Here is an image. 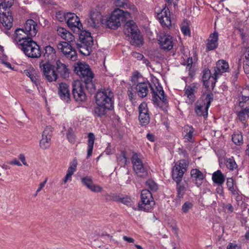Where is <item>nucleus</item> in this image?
Wrapping results in <instances>:
<instances>
[{
    "instance_id": "f257e3e1",
    "label": "nucleus",
    "mask_w": 249,
    "mask_h": 249,
    "mask_svg": "<svg viewBox=\"0 0 249 249\" xmlns=\"http://www.w3.org/2000/svg\"><path fill=\"white\" fill-rule=\"evenodd\" d=\"M131 18L128 12L115 8L110 14L103 17L102 24L109 29L115 30L121 25L122 23Z\"/></svg>"
},
{
    "instance_id": "f03ea898",
    "label": "nucleus",
    "mask_w": 249,
    "mask_h": 249,
    "mask_svg": "<svg viewBox=\"0 0 249 249\" xmlns=\"http://www.w3.org/2000/svg\"><path fill=\"white\" fill-rule=\"evenodd\" d=\"M111 94H95L96 106L94 107L93 115L98 117H102L106 115L107 110L113 108V100Z\"/></svg>"
},
{
    "instance_id": "7ed1b4c3",
    "label": "nucleus",
    "mask_w": 249,
    "mask_h": 249,
    "mask_svg": "<svg viewBox=\"0 0 249 249\" xmlns=\"http://www.w3.org/2000/svg\"><path fill=\"white\" fill-rule=\"evenodd\" d=\"M124 33L129 37L133 45L140 46L142 44V37L135 23L132 20L127 21L124 26Z\"/></svg>"
},
{
    "instance_id": "20e7f679",
    "label": "nucleus",
    "mask_w": 249,
    "mask_h": 249,
    "mask_svg": "<svg viewBox=\"0 0 249 249\" xmlns=\"http://www.w3.org/2000/svg\"><path fill=\"white\" fill-rule=\"evenodd\" d=\"M14 0H4L0 3V21L6 29H10L13 26V18L12 13L6 9L11 6Z\"/></svg>"
},
{
    "instance_id": "39448f33",
    "label": "nucleus",
    "mask_w": 249,
    "mask_h": 249,
    "mask_svg": "<svg viewBox=\"0 0 249 249\" xmlns=\"http://www.w3.org/2000/svg\"><path fill=\"white\" fill-rule=\"evenodd\" d=\"M213 94H202L195 105V112L197 116L208 117V109L213 100Z\"/></svg>"
},
{
    "instance_id": "423d86ee",
    "label": "nucleus",
    "mask_w": 249,
    "mask_h": 249,
    "mask_svg": "<svg viewBox=\"0 0 249 249\" xmlns=\"http://www.w3.org/2000/svg\"><path fill=\"white\" fill-rule=\"evenodd\" d=\"M21 49L28 57L36 58L41 55V51L38 44L32 39L22 43Z\"/></svg>"
},
{
    "instance_id": "0eeeda50",
    "label": "nucleus",
    "mask_w": 249,
    "mask_h": 249,
    "mask_svg": "<svg viewBox=\"0 0 249 249\" xmlns=\"http://www.w3.org/2000/svg\"><path fill=\"white\" fill-rule=\"evenodd\" d=\"M81 45L79 47L80 52L85 55L90 54L93 44L92 37L89 32L83 31L79 36Z\"/></svg>"
},
{
    "instance_id": "6e6552de",
    "label": "nucleus",
    "mask_w": 249,
    "mask_h": 249,
    "mask_svg": "<svg viewBox=\"0 0 249 249\" xmlns=\"http://www.w3.org/2000/svg\"><path fill=\"white\" fill-rule=\"evenodd\" d=\"M189 162L186 160H180L175 164L172 171L173 179L175 182L181 181L184 173L187 171Z\"/></svg>"
},
{
    "instance_id": "1a4fd4ad",
    "label": "nucleus",
    "mask_w": 249,
    "mask_h": 249,
    "mask_svg": "<svg viewBox=\"0 0 249 249\" xmlns=\"http://www.w3.org/2000/svg\"><path fill=\"white\" fill-rule=\"evenodd\" d=\"M141 201L138 204L140 210L148 211L152 209L155 201L151 192L148 189H143L141 195Z\"/></svg>"
},
{
    "instance_id": "9d476101",
    "label": "nucleus",
    "mask_w": 249,
    "mask_h": 249,
    "mask_svg": "<svg viewBox=\"0 0 249 249\" xmlns=\"http://www.w3.org/2000/svg\"><path fill=\"white\" fill-rule=\"evenodd\" d=\"M74 71L79 76L85 79L86 83L90 82L94 74L91 71L89 66L85 63L78 62L74 65Z\"/></svg>"
},
{
    "instance_id": "9b49d317",
    "label": "nucleus",
    "mask_w": 249,
    "mask_h": 249,
    "mask_svg": "<svg viewBox=\"0 0 249 249\" xmlns=\"http://www.w3.org/2000/svg\"><path fill=\"white\" fill-rule=\"evenodd\" d=\"M39 67L43 75L49 82L55 81L57 79V74L55 70V67L48 62L44 63L41 61Z\"/></svg>"
},
{
    "instance_id": "f8f14e48",
    "label": "nucleus",
    "mask_w": 249,
    "mask_h": 249,
    "mask_svg": "<svg viewBox=\"0 0 249 249\" xmlns=\"http://www.w3.org/2000/svg\"><path fill=\"white\" fill-rule=\"evenodd\" d=\"M131 161L134 170L138 176L141 178H144L147 176V171L144 167L139 154L134 153L131 158Z\"/></svg>"
},
{
    "instance_id": "ddd939ff",
    "label": "nucleus",
    "mask_w": 249,
    "mask_h": 249,
    "mask_svg": "<svg viewBox=\"0 0 249 249\" xmlns=\"http://www.w3.org/2000/svg\"><path fill=\"white\" fill-rule=\"evenodd\" d=\"M239 100V106L243 108L238 111L237 115L241 121H245L249 117V96L242 94Z\"/></svg>"
},
{
    "instance_id": "4468645a",
    "label": "nucleus",
    "mask_w": 249,
    "mask_h": 249,
    "mask_svg": "<svg viewBox=\"0 0 249 249\" xmlns=\"http://www.w3.org/2000/svg\"><path fill=\"white\" fill-rule=\"evenodd\" d=\"M217 77L213 74L211 76L210 70L205 69L203 71L202 80L204 86L208 92H210L213 89Z\"/></svg>"
},
{
    "instance_id": "2eb2a0df",
    "label": "nucleus",
    "mask_w": 249,
    "mask_h": 249,
    "mask_svg": "<svg viewBox=\"0 0 249 249\" xmlns=\"http://www.w3.org/2000/svg\"><path fill=\"white\" fill-rule=\"evenodd\" d=\"M69 43L67 42H60L58 44L57 48L61 51L66 57L72 61H75L77 57V53Z\"/></svg>"
},
{
    "instance_id": "dca6fc26",
    "label": "nucleus",
    "mask_w": 249,
    "mask_h": 249,
    "mask_svg": "<svg viewBox=\"0 0 249 249\" xmlns=\"http://www.w3.org/2000/svg\"><path fill=\"white\" fill-rule=\"evenodd\" d=\"M53 131V128L51 125L46 126L44 129L39 142V146L41 149H47L50 147Z\"/></svg>"
},
{
    "instance_id": "f3484780",
    "label": "nucleus",
    "mask_w": 249,
    "mask_h": 249,
    "mask_svg": "<svg viewBox=\"0 0 249 249\" xmlns=\"http://www.w3.org/2000/svg\"><path fill=\"white\" fill-rule=\"evenodd\" d=\"M139 120L142 126L147 125L150 122V117L147 103L142 102L139 107Z\"/></svg>"
},
{
    "instance_id": "a211bd4d",
    "label": "nucleus",
    "mask_w": 249,
    "mask_h": 249,
    "mask_svg": "<svg viewBox=\"0 0 249 249\" xmlns=\"http://www.w3.org/2000/svg\"><path fill=\"white\" fill-rule=\"evenodd\" d=\"M66 21L68 27L72 30L76 28L78 30H81L82 28V24L79 17L74 13H66Z\"/></svg>"
},
{
    "instance_id": "6ab92c4d",
    "label": "nucleus",
    "mask_w": 249,
    "mask_h": 249,
    "mask_svg": "<svg viewBox=\"0 0 249 249\" xmlns=\"http://www.w3.org/2000/svg\"><path fill=\"white\" fill-rule=\"evenodd\" d=\"M150 89V84L148 81H143V82H140V83H138L136 85H134L133 86H131L130 88H128V93H134L136 92L139 93H147Z\"/></svg>"
},
{
    "instance_id": "aec40b11",
    "label": "nucleus",
    "mask_w": 249,
    "mask_h": 249,
    "mask_svg": "<svg viewBox=\"0 0 249 249\" xmlns=\"http://www.w3.org/2000/svg\"><path fill=\"white\" fill-rule=\"evenodd\" d=\"M157 18L163 27H169L171 25L170 12L168 8L164 7L160 12L158 13Z\"/></svg>"
},
{
    "instance_id": "412c9836",
    "label": "nucleus",
    "mask_w": 249,
    "mask_h": 249,
    "mask_svg": "<svg viewBox=\"0 0 249 249\" xmlns=\"http://www.w3.org/2000/svg\"><path fill=\"white\" fill-rule=\"evenodd\" d=\"M82 184L85 186L88 189L94 193H100L103 188L101 186L94 184L92 178L89 176L83 177L81 178Z\"/></svg>"
},
{
    "instance_id": "4be33fe9",
    "label": "nucleus",
    "mask_w": 249,
    "mask_h": 249,
    "mask_svg": "<svg viewBox=\"0 0 249 249\" xmlns=\"http://www.w3.org/2000/svg\"><path fill=\"white\" fill-rule=\"evenodd\" d=\"M152 101L154 106L162 110H165L168 107V102L165 94H153Z\"/></svg>"
},
{
    "instance_id": "5701e85b",
    "label": "nucleus",
    "mask_w": 249,
    "mask_h": 249,
    "mask_svg": "<svg viewBox=\"0 0 249 249\" xmlns=\"http://www.w3.org/2000/svg\"><path fill=\"white\" fill-rule=\"evenodd\" d=\"M23 28L25 32H26V33L31 37L35 36L38 31L37 23L32 19H29L26 20Z\"/></svg>"
},
{
    "instance_id": "b1692460",
    "label": "nucleus",
    "mask_w": 249,
    "mask_h": 249,
    "mask_svg": "<svg viewBox=\"0 0 249 249\" xmlns=\"http://www.w3.org/2000/svg\"><path fill=\"white\" fill-rule=\"evenodd\" d=\"M229 70L228 63L223 59L219 60L216 62V66L214 68V75L217 78L223 73L228 72Z\"/></svg>"
},
{
    "instance_id": "393cba45",
    "label": "nucleus",
    "mask_w": 249,
    "mask_h": 249,
    "mask_svg": "<svg viewBox=\"0 0 249 249\" xmlns=\"http://www.w3.org/2000/svg\"><path fill=\"white\" fill-rule=\"evenodd\" d=\"M191 177L193 181L197 187L200 186L203 182L205 175L199 169H192L190 172Z\"/></svg>"
},
{
    "instance_id": "a878e982",
    "label": "nucleus",
    "mask_w": 249,
    "mask_h": 249,
    "mask_svg": "<svg viewBox=\"0 0 249 249\" xmlns=\"http://www.w3.org/2000/svg\"><path fill=\"white\" fill-rule=\"evenodd\" d=\"M24 29L18 28L16 30L14 36L15 42L22 46V43L25 40H30L31 37L26 33Z\"/></svg>"
},
{
    "instance_id": "bb28decb",
    "label": "nucleus",
    "mask_w": 249,
    "mask_h": 249,
    "mask_svg": "<svg viewBox=\"0 0 249 249\" xmlns=\"http://www.w3.org/2000/svg\"><path fill=\"white\" fill-rule=\"evenodd\" d=\"M160 47L163 50H170L173 48L172 37L168 34L161 36L159 39Z\"/></svg>"
},
{
    "instance_id": "cd10ccee",
    "label": "nucleus",
    "mask_w": 249,
    "mask_h": 249,
    "mask_svg": "<svg viewBox=\"0 0 249 249\" xmlns=\"http://www.w3.org/2000/svg\"><path fill=\"white\" fill-rule=\"evenodd\" d=\"M103 17L100 12L96 10H93L90 13V18L89 22L93 27H96L100 23L102 24Z\"/></svg>"
},
{
    "instance_id": "c85d7f7f",
    "label": "nucleus",
    "mask_w": 249,
    "mask_h": 249,
    "mask_svg": "<svg viewBox=\"0 0 249 249\" xmlns=\"http://www.w3.org/2000/svg\"><path fill=\"white\" fill-rule=\"evenodd\" d=\"M218 34L214 32L211 34L207 40L206 49L207 51L214 50L218 46Z\"/></svg>"
},
{
    "instance_id": "c756f323",
    "label": "nucleus",
    "mask_w": 249,
    "mask_h": 249,
    "mask_svg": "<svg viewBox=\"0 0 249 249\" xmlns=\"http://www.w3.org/2000/svg\"><path fill=\"white\" fill-rule=\"evenodd\" d=\"M57 35L67 42H72L74 41V36L66 29L58 27L57 29Z\"/></svg>"
},
{
    "instance_id": "7c9ffc66",
    "label": "nucleus",
    "mask_w": 249,
    "mask_h": 249,
    "mask_svg": "<svg viewBox=\"0 0 249 249\" xmlns=\"http://www.w3.org/2000/svg\"><path fill=\"white\" fill-rule=\"evenodd\" d=\"M23 73L29 77L31 80L36 84H37L39 83V75L33 67H30L27 70H25L23 71Z\"/></svg>"
},
{
    "instance_id": "2f4dec72",
    "label": "nucleus",
    "mask_w": 249,
    "mask_h": 249,
    "mask_svg": "<svg viewBox=\"0 0 249 249\" xmlns=\"http://www.w3.org/2000/svg\"><path fill=\"white\" fill-rule=\"evenodd\" d=\"M43 56L46 60V62L53 61L55 59L56 51L55 50L52 46H46L44 49Z\"/></svg>"
},
{
    "instance_id": "473e14b6",
    "label": "nucleus",
    "mask_w": 249,
    "mask_h": 249,
    "mask_svg": "<svg viewBox=\"0 0 249 249\" xmlns=\"http://www.w3.org/2000/svg\"><path fill=\"white\" fill-rule=\"evenodd\" d=\"M56 70L61 76L66 78L69 76L70 70L68 67L64 63H62L60 60L56 62Z\"/></svg>"
},
{
    "instance_id": "72a5a7b5",
    "label": "nucleus",
    "mask_w": 249,
    "mask_h": 249,
    "mask_svg": "<svg viewBox=\"0 0 249 249\" xmlns=\"http://www.w3.org/2000/svg\"><path fill=\"white\" fill-rule=\"evenodd\" d=\"M88 147H87V159H89L90 157L92 155V151L93 149V145L95 141V135L92 133L90 132L88 134Z\"/></svg>"
},
{
    "instance_id": "f704fd0d",
    "label": "nucleus",
    "mask_w": 249,
    "mask_h": 249,
    "mask_svg": "<svg viewBox=\"0 0 249 249\" xmlns=\"http://www.w3.org/2000/svg\"><path fill=\"white\" fill-rule=\"evenodd\" d=\"M212 180L214 183L222 185L225 180V178L221 171L218 170L213 174Z\"/></svg>"
},
{
    "instance_id": "c9c22d12",
    "label": "nucleus",
    "mask_w": 249,
    "mask_h": 249,
    "mask_svg": "<svg viewBox=\"0 0 249 249\" xmlns=\"http://www.w3.org/2000/svg\"><path fill=\"white\" fill-rule=\"evenodd\" d=\"M184 132L186 133L184 135V139L188 142H193V137L194 135L195 129L192 126L185 125L184 128Z\"/></svg>"
},
{
    "instance_id": "e433bc0d",
    "label": "nucleus",
    "mask_w": 249,
    "mask_h": 249,
    "mask_svg": "<svg viewBox=\"0 0 249 249\" xmlns=\"http://www.w3.org/2000/svg\"><path fill=\"white\" fill-rule=\"evenodd\" d=\"M85 91L81 82L79 80H75L72 84V93H85Z\"/></svg>"
},
{
    "instance_id": "4c0bfd02",
    "label": "nucleus",
    "mask_w": 249,
    "mask_h": 249,
    "mask_svg": "<svg viewBox=\"0 0 249 249\" xmlns=\"http://www.w3.org/2000/svg\"><path fill=\"white\" fill-rule=\"evenodd\" d=\"M181 181L176 182L177 184V197L180 199L183 198L185 192L186 191V188L183 184L181 183Z\"/></svg>"
},
{
    "instance_id": "58836bf2",
    "label": "nucleus",
    "mask_w": 249,
    "mask_h": 249,
    "mask_svg": "<svg viewBox=\"0 0 249 249\" xmlns=\"http://www.w3.org/2000/svg\"><path fill=\"white\" fill-rule=\"evenodd\" d=\"M116 158L118 164L121 166H124L126 165L127 158L125 151H121L120 153L117 155Z\"/></svg>"
},
{
    "instance_id": "ea45409f",
    "label": "nucleus",
    "mask_w": 249,
    "mask_h": 249,
    "mask_svg": "<svg viewBox=\"0 0 249 249\" xmlns=\"http://www.w3.org/2000/svg\"><path fill=\"white\" fill-rule=\"evenodd\" d=\"M143 81L142 76L140 72L137 71L133 72L131 77V82L132 83V86L136 85L138 83H140V82H143Z\"/></svg>"
},
{
    "instance_id": "a19ab883",
    "label": "nucleus",
    "mask_w": 249,
    "mask_h": 249,
    "mask_svg": "<svg viewBox=\"0 0 249 249\" xmlns=\"http://www.w3.org/2000/svg\"><path fill=\"white\" fill-rule=\"evenodd\" d=\"M199 86V85L196 83H193L189 85H186L185 93H194V92H198V89Z\"/></svg>"
},
{
    "instance_id": "79ce46f5",
    "label": "nucleus",
    "mask_w": 249,
    "mask_h": 249,
    "mask_svg": "<svg viewBox=\"0 0 249 249\" xmlns=\"http://www.w3.org/2000/svg\"><path fill=\"white\" fill-rule=\"evenodd\" d=\"M243 68L246 73H249V47H246L245 52Z\"/></svg>"
},
{
    "instance_id": "37998d69",
    "label": "nucleus",
    "mask_w": 249,
    "mask_h": 249,
    "mask_svg": "<svg viewBox=\"0 0 249 249\" xmlns=\"http://www.w3.org/2000/svg\"><path fill=\"white\" fill-rule=\"evenodd\" d=\"M146 187L153 193L156 192L159 188L158 184L152 179H149L145 182Z\"/></svg>"
},
{
    "instance_id": "c03bdc74",
    "label": "nucleus",
    "mask_w": 249,
    "mask_h": 249,
    "mask_svg": "<svg viewBox=\"0 0 249 249\" xmlns=\"http://www.w3.org/2000/svg\"><path fill=\"white\" fill-rule=\"evenodd\" d=\"M150 90H151L152 93H164L162 86L159 82L152 85L150 84Z\"/></svg>"
},
{
    "instance_id": "a18cd8bd",
    "label": "nucleus",
    "mask_w": 249,
    "mask_h": 249,
    "mask_svg": "<svg viewBox=\"0 0 249 249\" xmlns=\"http://www.w3.org/2000/svg\"><path fill=\"white\" fill-rule=\"evenodd\" d=\"M232 141L236 144L240 145L243 143V136L240 132L234 133L232 136Z\"/></svg>"
},
{
    "instance_id": "49530a36",
    "label": "nucleus",
    "mask_w": 249,
    "mask_h": 249,
    "mask_svg": "<svg viewBox=\"0 0 249 249\" xmlns=\"http://www.w3.org/2000/svg\"><path fill=\"white\" fill-rule=\"evenodd\" d=\"M180 29L184 36H190L191 35V31L189 26V24L186 20L183 21L180 27Z\"/></svg>"
},
{
    "instance_id": "de8ad7c7",
    "label": "nucleus",
    "mask_w": 249,
    "mask_h": 249,
    "mask_svg": "<svg viewBox=\"0 0 249 249\" xmlns=\"http://www.w3.org/2000/svg\"><path fill=\"white\" fill-rule=\"evenodd\" d=\"M121 195L116 193H110L106 196V199L109 201L119 202L120 200Z\"/></svg>"
},
{
    "instance_id": "09e8293b",
    "label": "nucleus",
    "mask_w": 249,
    "mask_h": 249,
    "mask_svg": "<svg viewBox=\"0 0 249 249\" xmlns=\"http://www.w3.org/2000/svg\"><path fill=\"white\" fill-rule=\"evenodd\" d=\"M226 165L231 170H233L237 167V164L233 158L228 159L226 160Z\"/></svg>"
},
{
    "instance_id": "8fccbe9b",
    "label": "nucleus",
    "mask_w": 249,
    "mask_h": 249,
    "mask_svg": "<svg viewBox=\"0 0 249 249\" xmlns=\"http://www.w3.org/2000/svg\"><path fill=\"white\" fill-rule=\"evenodd\" d=\"M76 102L79 103L85 102L87 99V94H72Z\"/></svg>"
},
{
    "instance_id": "3c124183",
    "label": "nucleus",
    "mask_w": 249,
    "mask_h": 249,
    "mask_svg": "<svg viewBox=\"0 0 249 249\" xmlns=\"http://www.w3.org/2000/svg\"><path fill=\"white\" fill-rule=\"evenodd\" d=\"M59 91L60 93H70L69 86L65 83H60L59 86Z\"/></svg>"
},
{
    "instance_id": "603ef678",
    "label": "nucleus",
    "mask_w": 249,
    "mask_h": 249,
    "mask_svg": "<svg viewBox=\"0 0 249 249\" xmlns=\"http://www.w3.org/2000/svg\"><path fill=\"white\" fill-rule=\"evenodd\" d=\"M67 137L69 142L73 143L75 142L76 136L71 129L68 130Z\"/></svg>"
},
{
    "instance_id": "864d4df0",
    "label": "nucleus",
    "mask_w": 249,
    "mask_h": 249,
    "mask_svg": "<svg viewBox=\"0 0 249 249\" xmlns=\"http://www.w3.org/2000/svg\"><path fill=\"white\" fill-rule=\"evenodd\" d=\"M119 202H121L126 205H130L131 202V198L127 196L121 195V197Z\"/></svg>"
},
{
    "instance_id": "5fc2aeb1",
    "label": "nucleus",
    "mask_w": 249,
    "mask_h": 249,
    "mask_svg": "<svg viewBox=\"0 0 249 249\" xmlns=\"http://www.w3.org/2000/svg\"><path fill=\"white\" fill-rule=\"evenodd\" d=\"M77 165V160L76 159H74L72 160V161L71 162L70 165L67 171L71 172V173H72L73 174H74V172L76 170Z\"/></svg>"
},
{
    "instance_id": "6e6d98bb",
    "label": "nucleus",
    "mask_w": 249,
    "mask_h": 249,
    "mask_svg": "<svg viewBox=\"0 0 249 249\" xmlns=\"http://www.w3.org/2000/svg\"><path fill=\"white\" fill-rule=\"evenodd\" d=\"M192 203L187 201L185 202L182 206V211L184 213H187L190 209L193 207Z\"/></svg>"
},
{
    "instance_id": "4d7b16f0",
    "label": "nucleus",
    "mask_w": 249,
    "mask_h": 249,
    "mask_svg": "<svg viewBox=\"0 0 249 249\" xmlns=\"http://www.w3.org/2000/svg\"><path fill=\"white\" fill-rule=\"evenodd\" d=\"M73 174L67 171L66 175L65 177L62 179V183L64 184H66L67 182L71 181L72 180V176Z\"/></svg>"
},
{
    "instance_id": "13d9d810",
    "label": "nucleus",
    "mask_w": 249,
    "mask_h": 249,
    "mask_svg": "<svg viewBox=\"0 0 249 249\" xmlns=\"http://www.w3.org/2000/svg\"><path fill=\"white\" fill-rule=\"evenodd\" d=\"M187 69H189V74L191 76V77H193L194 74L193 72L191 70V69L192 68V65H193V60L192 58L189 57L187 59Z\"/></svg>"
},
{
    "instance_id": "bf43d9fd",
    "label": "nucleus",
    "mask_w": 249,
    "mask_h": 249,
    "mask_svg": "<svg viewBox=\"0 0 249 249\" xmlns=\"http://www.w3.org/2000/svg\"><path fill=\"white\" fill-rule=\"evenodd\" d=\"M187 96L185 99L186 102L188 104H192L196 100L195 94H184V96Z\"/></svg>"
},
{
    "instance_id": "052dcab7",
    "label": "nucleus",
    "mask_w": 249,
    "mask_h": 249,
    "mask_svg": "<svg viewBox=\"0 0 249 249\" xmlns=\"http://www.w3.org/2000/svg\"><path fill=\"white\" fill-rule=\"evenodd\" d=\"M66 14L62 12H58L56 14V18L59 21H66Z\"/></svg>"
},
{
    "instance_id": "680f3d73",
    "label": "nucleus",
    "mask_w": 249,
    "mask_h": 249,
    "mask_svg": "<svg viewBox=\"0 0 249 249\" xmlns=\"http://www.w3.org/2000/svg\"><path fill=\"white\" fill-rule=\"evenodd\" d=\"M232 196L236 199V200H238L240 198V196H239V193H238V191L237 190V189L235 188H233V189H230L229 190Z\"/></svg>"
},
{
    "instance_id": "e2e57ef3",
    "label": "nucleus",
    "mask_w": 249,
    "mask_h": 249,
    "mask_svg": "<svg viewBox=\"0 0 249 249\" xmlns=\"http://www.w3.org/2000/svg\"><path fill=\"white\" fill-rule=\"evenodd\" d=\"M227 185L228 190L230 189H233V188H234V181L232 178H227Z\"/></svg>"
},
{
    "instance_id": "0e129e2a",
    "label": "nucleus",
    "mask_w": 249,
    "mask_h": 249,
    "mask_svg": "<svg viewBox=\"0 0 249 249\" xmlns=\"http://www.w3.org/2000/svg\"><path fill=\"white\" fill-rule=\"evenodd\" d=\"M60 98L64 101V102H66L67 103H68L70 100L71 97V94H59Z\"/></svg>"
},
{
    "instance_id": "69168bd1",
    "label": "nucleus",
    "mask_w": 249,
    "mask_h": 249,
    "mask_svg": "<svg viewBox=\"0 0 249 249\" xmlns=\"http://www.w3.org/2000/svg\"><path fill=\"white\" fill-rule=\"evenodd\" d=\"M132 56L134 58H137L138 60H141L143 57V55L142 53H137V52L133 53Z\"/></svg>"
},
{
    "instance_id": "338daca9",
    "label": "nucleus",
    "mask_w": 249,
    "mask_h": 249,
    "mask_svg": "<svg viewBox=\"0 0 249 249\" xmlns=\"http://www.w3.org/2000/svg\"><path fill=\"white\" fill-rule=\"evenodd\" d=\"M19 159L21 160V161L22 162V163L25 165L28 166V164L27 163L25 160V157L24 154H20L18 156Z\"/></svg>"
},
{
    "instance_id": "774afa93",
    "label": "nucleus",
    "mask_w": 249,
    "mask_h": 249,
    "mask_svg": "<svg viewBox=\"0 0 249 249\" xmlns=\"http://www.w3.org/2000/svg\"><path fill=\"white\" fill-rule=\"evenodd\" d=\"M47 181V178H46L45 180L39 184V186L38 188L37 189V193H39L41 189L44 187Z\"/></svg>"
}]
</instances>
